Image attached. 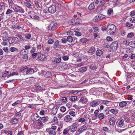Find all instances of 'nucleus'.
I'll return each mask as SVG.
<instances>
[{
  "instance_id": "f257e3e1",
  "label": "nucleus",
  "mask_w": 135,
  "mask_h": 135,
  "mask_svg": "<svg viewBox=\"0 0 135 135\" xmlns=\"http://www.w3.org/2000/svg\"><path fill=\"white\" fill-rule=\"evenodd\" d=\"M106 30L109 31L110 34L112 35L116 31V28L114 25L112 24H109L107 26Z\"/></svg>"
},
{
  "instance_id": "f03ea898",
  "label": "nucleus",
  "mask_w": 135,
  "mask_h": 135,
  "mask_svg": "<svg viewBox=\"0 0 135 135\" xmlns=\"http://www.w3.org/2000/svg\"><path fill=\"white\" fill-rule=\"evenodd\" d=\"M81 22V20L77 18H73L69 21V23L71 25L78 24Z\"/></svg>"
},
{
  "instance_id": "7ed1b4c3",
  "label": "nucleus",
  "mask_w": 135,
  "mask_h": 135,
  "mask_svg": "<svg viewBox=\"0 0 135 135\" xmlns=\"http://www.w3.org/2000/svg\"><path fill=\"white\" fill-rule=\"evenodd\" d=\"M22 70L24 72H26V75L32 74L34 72V71L33 69L32 68H28L26 66H25L23 68H22Z\"/></svg>"
},
{
  "instance_id": "20e7f679",
  "label": "nucleus",
  "mask_w": 135,
  "mask_h": 135,
  "mask_svg": "<svg viewBox=\"0 0 135 135\" xmlns=\"http://www.w3.org/2000/svg\"><path fill=\"white\" fill-rule=\"evenodd\" d=\"M13 9L14 10L15 12L16 13H23L24 12V9L21 7L18 6L16 4L15 5Z\"/></svg>"
},
{
  "instance_id": "39448f33",
  "label": "nucleus",
  "mask_w": 135,
  "mask_h": 135,
  "mask_svg": "<svg viewBox=\"0 0 135 135\" xmlns=\"http://www.w3.org/2000/svg\"><path fill=\"white\" fill-rule=\"evenodd\" d=\"M58 27L57 23L56 22H52L48 27V29L50 30H53L56 29Z\"/></svg>"
},
{
  "instance_id": "423d86ee",
  "label": "nucleus",
  "mask_w": 135,
  "mask_h": 135,
  "mask_svg": "<svg viewBox=\"0 0 135 135\" xmlns=\"http://www.w3.org/2000/svg\"><path fill=\"white\" fill-rule=\"evenodd\" d=\"M102 101V100H93L90 102V106L93 107H95L96 106L99 105L101 103Z\"/></svg>"
},
{
  "instance_id": "0eeeda50",
  "label": "nucleus",
  "mask_w": 135,
  "mask_h": 135,
  "mask_svg": "<svg viewBox=\"0 0 135 135\" xmlns=\"http://www.w3.org/2000/svg\"><path fill=\"white\" fill-rule=\"evenodd\" d=\"M31 118L32 120L34 122L38 121V122L40 121V117L38 116L37 113H35L32 115L31 116Z\"/></svg>"
},
{
  "instance_id": "6e6552de",
  "label": "nucleus",
  "mask_w": 135,
  "mask_h": 135,
  "mask_svg": "<svg viewBox=\"0 0 135 135\" xmlns=\"http://www.w3.org/2000/svg\"><path fill=\"white\" fill-rule=\"evenodd\" d=\"M118 42H112L110 45V48L112 51H115L117 50L118 47Z\"/></svg>"
},
{
  "instance_id": "1a4fd4ad",
  "label": "nucleus",
  "mask_w": 135,
  "mask_h": 135,
  "mask_svg": "<svg viewBox=\"0 0 135 135\" xmlns=\"http://www.w3.org/2000/svg\"><path fill=\"white\" fill-rule=\"evenodd\" d=\"M64 119V121L67 123H70L73 121V117L69 115L66 116Z\"/></svg>"
},
{
  "instance_id": "9d476101",
  "label": "nucleus",
  "mask_w": 135,
  "mask_h": 135,
  "mask_svg": "<svg viewBox=\"0 0 135 135\" xmlns=\"http://www.w3.org/2000/svg\"><path fill=\"white\" fill-rule=\"evenodd\" d=\"M48 118L47 117H43L41 118L40 117V121L39 122L38 125L39 126H42V122L45 123L48 120Z\"/></svg>"
},
{
  "instance_id": "9b49d317",
  "label": "nucleus",
  "mask_w": 135,
  "mask_h": 135,
  "mask_svg": "<svg viewBox=\"0 0 135 135\" xmlns=\"http://www.w3.org/2000/svg\"><path fill=\"white\" fill-rule=\"evenodd\" d=\"M56 7L55 6L52 5L48 8V12L51 13H53L56 11Z\"/></svg>"
},
{
  "instance_id": "f8f14e48",
  "label": "nucleus",
  "mask_w": 135,
  "mask_h": 135,
  "mask_svg": "<svg viewBox=\"0 0 135 135\" xmlns=\"http://www.w3.org/2000/svg\"><path fill=\"white\" fill-rule=\"evenodd\" d=\"M87 129V127L85 125H83L80 127L78 131L80 133H82L85 132Z\"/></svg>"
},
{
  "instance_id": "ddd939ff",
  "label": "nucleus",
  "mask_w": 135,
  "mask_h": 135,
  "mask_svg": "<svg viewBox=\"0 0 135 135\" xmlns=\"http://www.w3.org/2000/svg\"><path fill=\"white\" fill-rule=\"evenodd\" d=\"M26 53V51H24L23 52L22 51L20 52L22 57L24 59V60L25 61L28 58V56Z\"/></svg>"
},
{
  "instance_id": "4468645a",
  "label": "nucleus",
  "mask_w": 135,
  "mask_h": 135,
  "mask_svg": "<svg viewBox=\"0 0 135 135\" xmlns=\"http://www.w3.org/2000/svg\"><path fill=\"white\" fill-rule=\"evenodd\" d=\"M17 39L16 37H12L8 39V41L9 44H11L15 42Z\"/></svg>"
},
{
  "instance_id": "2eb2a0df",
  "label": "nucleus",
  "mask_w": 135,
  "mask_h": 135,
  "mask_svg": "<svg viewBox=\"0 0 135 135\" xmlns=\"http://www.w3.org/2000/svg\"><path fill=\"white\" fill-rule=\"evenodd\" d=\"M79 101L83 103L86 104L88 102L87 99L85 97H81Z\"/></svg>"
},
{
  "instance_id": "dca6fc26",
  "label": "nucleus",
  "mask_w": 135,
  "mask_h": 135,
  "mask_svg": "<svg viewBox=\"0 0 135 135\" xmlns=\"http://www.w3.org/2000/svg\"><path fill=\"white\" fill-rule=\"evenodd\" d=\"M87 115H84L83 118H81L79 119L78 121L79 122H83L85 120L88 121L86 117Z\"/></svg>"
},
{
  "instance_id": "f3484780",
  "label": "nucleus",
  "mask_w": 135,
  "mask_h": 135,
  "mask_svg": "<svg viewBox=\"0 0 135 135\" xmlns=\"http://www.w3.org/2000/svg\"><path fill=\"white\" fill-rule=\"evenodd\" d=\"M109 122L110 125H114L115 124V119L113 117H112L109 119Z\"/></svg>"
},
{
  "instance_id": "a211bd4d",
  "label": "nucleus",
  "mask_w": 135,
  "mask_h": 135,
  "mask_svg": "<svg viewBox=\"0 0 135 135\" xmlns=\"http://www.w3.org/2000/svg\"><path fill=\"white\" fill-rule=\"evenodd\" d=\"M77 127L75 125L72 126L70 130H69L71 132V133L75 131L76 130Z\"/></svg>"
},
{
  "instance_id": "6ab92c4d",
  "label": "nucleus",
  "mask_w": 135,
  "mask_h": 135,
  "mask_svg": "<svg viewBox=\"0 0 135 135\" xmlns=\"http://www.w3.org/2000/svg\"><path fill=\"white\" fill-rule=\"evenodd\" d=\"M19 118H12L11 119V122L13 124H16L18 123Z\"/></svg>"
},
{
  "instance_id": "aec40b11",
  "label": "nucleus",
  "mask_w": 135,
  "mask_h": 135,
  "mask_svg": "<svg viewBox=\"0 0 135 135\" xmlns=\"http://www.w3.org/2000/svg\"><path fill=\"white\" fill-rule=\"evenodd\" d=\"M127 102L126 101H123L120 102L119 104V106L122 108L125 107L127 104Z\"/></svg>"
},
{
  "instance_id": "412c9836",
  "label": "nucleus",
  "mask_w": 135,
  "mask_h": 135,
  "mask_svg": "<svg viewBox=\"0 0 135 135\" xmlns=\"http://www.w3.org/2000/svg\"><path fill=\"white\" fill-rule=\"evenodd\" d=\"M87 68L86 66L81 67L79 69V70L80 72L83 73L85 72L87 70Z\"/></svg>"
},
{
  "instance_id": "4be33fe9",
  "label": "nucleus",
  "mask_w": 135,
  "mask_h": 135,
  "mask_svg": "<svg viewBox=\"0 0 135 135\" xmlns=\"http://www.w3.org/2000/svg\"><path fill=\"white\" fill-rule=\"evenodd\" d=\"M90 68L92 70H94L97 69V66L94 64H92L90 66Z\"/></svg>"
},
{
  "instance_id": "5701e85b",
  "label": "nucleus",
  "mask_w": 135,
  "mask_h": 135,
  "mask_svg": "<svg viewBox=\"0 0 135 135\" xmlns=\"http://www.w3.org/2000/svg\"><path fill=\"white\" fill-rule=\"evenodd\" d=\"M103 51L100 50H98L96 52V54L98 56H101L103 54Z\"/></svg>"
},
{
  "instance_id": "b1692460",
  "label": "nucleus",
  "mask_w": 135,
  "mask_h": 135,
  "mask_svg": "<svg viewBox=\"0 0 135 135\" xmlns=\"http://www.w3.org/2000/svg\"><path fill=\"white\" fill-rule=\"evenodd\" d=\"M110 112L114 114H117L118 112V110L115 109H112L110 110Z\"/></svg>"
},
{
  "instance_id": "393cba45",
  "label": "nucleus",
  "mask_w": 135,
  "mask_h": 135,
  "mask_svg": "<svg viewBox=\"0 0 135 135\" xmlns=\"http://www.w3.org/2000/svg\"><path fill=\"white\" fill-rule=\"evenodd\" d=\"M61 57L59 58H55L53 62L55 63H59L61 61Z\"/></svg>"
},
{
  "instance_id": "a878e982",
  "label": "nucleus",
  "mask_w": 135,
  "mask_h": 135,
  "mask_svg": "<svg viewBox=\"0 0 135 135\" xmlns=\"http://www.w3.org/2000/svg\"><path fill=\"white\" fill-rule=\"evenodd\" d=\"M124 120L123 119H122L119 121V123L117 124L118 127H122L123 125Z\"/></svg>"
},
{
  "instance_id": "bb28decb",
  "label": "nucleus",
  "mask_w": 135,
  "mask_h": 135,
  "mask_svg": "<svg viewBox=\"0 0 135 135\" xmlns=\"http://www.w3.org/2000/svg\"><path fill=\"white\" fill-rule=\"evenodd\" d=\"M95 51V47L93 46H92L90 48L89 51H88V53L93 52H94Z\"/></svg>"
},
{
  "instance_id": "cd10ccee",
  "label": "nucleus",
  "mask_w": 135,
  "mask_h": 135,
  "mask_svg": "<svg viewBox=\"0 0 135 135\" xmlns=\"http://www.w3.org/2000/svg\"><path fill=\"white\" fill-rule=\"evenodd\" d=\"M97 16L98 17V18H99V20H102L105 17V16L101 14H99Z\"/></svg>"
},
{
  "instance_id": "c85d7f7f",
  "label": "nucleus",
  "mask_w": 135,
  "mask_h": 135,
  "mask_svg": "<svg viewBox=\"0 0 135 135\" xmlns=\"http://www.w3.org/2000/svg\"><path fill=\"white\" fill-rule=\"evenodd\" d=\"M20 39L21 42H24L26 41V39L24 38L21 35L17 36Z\"/></svg>"
},
{
  "instance_id": "c756f323",
  "label": "nucleus",
  "mask_w": 135,
  "mask_h": 135,
  "mask_svg": "<svg viewBox=\"0 0 135 135\" xmlns=\"http://www.w3.org/2000/svg\"><path fill=\"white\" fill-rule=\"evenodd\" d=\"M38 59L41 60H43L45 58V56L41 54L38 55Z\"/></svg>"
},
{
  "instance_id": "7c9ffc66",
  "label": "nucleus",
  "mask_w": 135,
  "mask_h": 135,
  "mask_svg": "<svg viewBox=\"0 0 135 135\" xmlns=\"http://www.w3.org/2000/svg\"><path fill=\"white\" fill-rule=\"evenodd\" d=\"M49 133L50 135H55L56 134L55 131L51 129H50L49 131Z\"/></svg>"
},
{
  "instance_id": "2f4dec72",
  "label": "nucleus",
  "mask_w": 135,
  "mask_h": 135,
  "mask_svg": "<svg viewBox=\"0 0 135 135\" xmlns=\"http://www.w3.org/2000/svg\"><path fill=\"white\" fill-rule=\"evenodd\" d=\"M129 44L131 47L135 48V41H131L129 42Z\"/></svg>"
},
{
  "instance_id": "473e14b6",
  "label": "nucleus",
  "mask_w": 135,
  "mask_h": 135,
  "mask_svg": "<svg viewBox=\"0 0 135 135\" xmlns=\"http://www.w3.org/2000/svg\"><path fill=\"white\" fill-rule=\"evenodd\" d=\"M94 6L93 3H91L88 7V9L89 10H91L94 8Z\"/></svg>"
},
{
  "instance_id": "72a5a7b5",
  "label": "nucleus",
  "mask_w": 135,
  "mask_h": 135,
  "mask_svg": "<svg viewBox=\"0 0 135 135\" xmlns=\"http://www.w3.org/2000/svg\"><path fill=\"white\" fill-rule=\"evenodd\" d=\"M67 41L69 42H72L73 40V38L71 36H68L67 38Z\"/></svg>"
},
{
  "instance_id": "f704fd0d",
  "label": "nucleus",
  "mask_w": 135,
  "mask_h": 135,
  "mask_svg": "<svg viewBox=\"0 0 135 135\" xmlns=\"http://www.w3.org/2000/svg\"><path fill=\"white\" fill-rule=\"evenodd\" d=\"M134 35V34L132 32L129 33L127 36L128 38H131L133 37Z\"/></svg>"
},
{
  "instance_id": "c9c22d12",
  "label": "nucleus",
  "mask_w": 135,
  "mask_h": 135,
  "mask_svg": "<svg viewBox=\"0 0 135 135\" xmlns=\"http://www.w3.org/2000/svg\"><path fill=\"white\" fill-rule=\"evenodd\" d=\"M35 86V88L36 90L39 91H43L44 90L42 88V87L40 86Z\"/></svg>"
},
{
  "instance_id": "e433bc0d",
  "label": "nucleus",
  "mask_w": 135,
  "mask_h": 135,
  "mask_svg": "<svg viewBox=\"0 0 135 135\" xmlns=\"http://www.w3.org/2000/svg\"><path fill=\"white\" fill-rule=\"evenodd\" d=\"M102 104H104L105 105L107 106L108 105V104L110 102L108 101L105 100V101H102Z\"/></svg>"
},
{
  "instance_id": "4c0bfd02",
  "label": "nucleus",
  "mask_w": 135,
  "mask_h": 135,
  "mask_svg": "<svg viewBox=\"0 0 135 135\" xmlns=\"http://www.w3.org/2000/svg\"><path fill=\"white\" fill-rule=\"evenodd\" d=\"M24 4L28 8H31V5L29 3L24 2Z\"/></svg>"
},
{
  "instance_id": "58836bf2",
  "label": "nucleus",
  "mask_w": 135,
  "mask_h": 135,
  "mask_svg": "<svg viewBox=\"0 0 135 135\" xmlns=\"http://www.w3.org/2000/svg\"><path fill=\"white\" fill-rule=\"evenodd\" d=\"M98 117L99 119L101 120L104 118V115L103 113H100L98 115Z\"/></svg>"
},
{
  "instance_id": "ea45409f",
  "label": "nucleus",
  "mask_w": 135,
  "mask_h": 135,
  "mask_svg": "<svg viewBox=\"0 0 135 135\" xmlns=\"http://www.w3.org/2000/svg\"><path fill=\"white\" fill-rule=\"evenodd\" d=\"M25 38L28 39H29L31 37V35L30 33H26L25 35Z\"/></svg>"
},
{
  "instance_id": "a19ab883",
  "label": "nucleus",
  "mask_w": 135,
  "mask_h": 135,
  "mask_svg": "<svg viewBox=\"0 0 135 135\" xmlns=\"http://www.w3.org/2000/svg\"><path fill=\"white\" fill-rule=\"evenodd\" d=\"M77 99V97L76 96H72L70 98L71 101H74L76 100Z\"/></svg>"
},
{
  "instance_id": "79ce46f5",
  "label": "nucleus",
  "mask_w": 135,
  "mask_h": 135,
  "mask_svg": "<svg viewBox=\"0 0 135 135\" xmlns=\"http://www.w3.org/2000/svg\"><path fill=\"white\" fill-rule=\"evenodd\" d=\"M69 131V130L68 128L65 129L63 132V134L65 135L67 134Z\"/></svg>"
},
{
  "instance_id": "37998d69",
  "label": "nucleus",
  "mask_w": 135,
  "mask_h": 135,
  "mask_svg": "<svg viewBox=\"0 0 135 135\" xmlns=\"http://www.w3.org/2000/svg\"><path fill=\"white\" fill-rule=\"evenodd\" d=\"M54 45L57 48V47H59L60 46L59 45V41L58 40L56 41L54 43Z\"/></svg>"
},
{
  "instance_id": "c03bdc74",
  "label": "nucleus",
  "mask_w": 135,
  "mask_h": 135,
  "mask_svg": "<svg viewBox=\"0 0 135 135\" xmlns=\"http://www.w3.org/2000/svg\"><path fill=\"white\" fill-rule=\"evenodd\" d=\"M60 110L62 112H64L66 111V108L64 107H60Z\"/></svg>"
},
{
  "instance_id": "a18cd8bd",
  "label": "nucleus",
  "mask_w": 135,
  "mask_h": 135,
  "mask_svg": "<svg viewBox=\"0 0 135 135\" xmlns=\"http://www.w3.org/2000/svg\"><path fill=\"white\" fill-rule=\"evenodd\" d=\"M10 50L12 52H14L16 51H17L18 49L15 47H11L10 48Z\"/></svg>"
},
{
  "instance_id": "49530a36",
  "label": "nucleus",
  "mask_w": 135,
  "mask_h": 135,
  "mask_svg": "<svg viewBox=\"0 0 135 135\" xmlns=\"http://www.w3.org/2000/svg\"><path fill=\"white\" fill-rule=\"evenodd\" d=\"M12 12H13V11L12 10L8 9L6 11V14L7 15H8L11 13Z\"/></svg>"
},
{
  "instance_id": "de8ad7c7",
  "label": "nucleus",
  "mask_w": 135,
  "mask_h": 135,
  "mask_svg": "<svg viewBox=\"0 0 135 135\" xmlns=\"http://www.w3.org/2000/svg\"><path fill=\"white\" fill-rule=\"evenodd\" d=\"M17 75L18 74L16 72H14L11 73L9 74V75H8V77H9L11 76H13L14 75Z\"/></svg>"
},
{
  "instance_id": "09e8293b",
  "label": "nucleus",
  "mask_w": 135,
  "mask_h": 135,
  "mask_svg": "<svg viewBox=\"0 0 135 135\" xmlns=\"http://www.w3.org/2000/svg\"><path fill=\"white\" fill-rule=\"evenodd\" d=\"M51 75V73L49 71H47V73H46V75L45 77L46 78H48L49 77H50Z\"/></svg>"
},
{
  "instance_id": "8fccbe9b",
  "label": "nucleus",
  "mask_w": 135,
  "mask_h": 135,
  "mask_svg": "<svg viewBox=\"0 0 135 135\" xmlns=\"http://www.w3.org/2000/svg\"><path fill=\"white\" fill-rule=\"evenodd\" d=\"M20 101L18 100H17L14 103L12 104V105L13 106H15L17 105L18 104H20Z\"/></svg>"
},
{
  "instance_id": "3c124183",
  "label": "nucleus",
  "mask_w": 135,
  "mask_h": 135,
  "mask_svg": "<svg viewBox=\"0 0 135 135\" xmlns=\"http://www.w3.org/2000/svg\"><path fill=\"white\" fill-rule=\"evenodd\" d=\"M46 73L47 71H42L41 75L42 76H44L45 77Z\"/></svg>"
},
{
  "instance_id": "603ef678",
  "label": "nucleus",
  "mask_w": 135,
  "mask_h": 135,
  "mask_svg": "<svg viewBox=\"0 0 135 135\" xmlns=\"http://www.w3.org/2000/svg\"><path fill=\"white\" fill-rule=\"evenodd\" d=\"M8 71H6L2 74V76L3 77H5L8 75Z\"/></svg>"
},
{
  "instance_id": "864d4df0",
  "label": "nucleus",
  "mask_w": 135,
  "mask_h": 135,
  "mask_svg": "<svg viewBox=\"0 0 135 135\" xmlns=\"http://www.w3.org/2000/svg\"><path fill=\"white\" fill-rule=\"evenodd\" d=\"M15 115L17 117H20L21 115V113L20 112H16L15 113Z\"/></svg>"
},
{
  "instance_id": "5fc2aeb1",
  "label": "nucleus",
  "mask_w": 135,
  "mask_h": 135,
  "mask_svg": "<svg viewBox=\"0 0 135 135\" xmlns=\"http://www.w3.org/2000/svg\"><path fill=\"white\" fill-rule=\"evenodd\" d=\"M63 60H68L69 59V57L67 56H64L62 57Z\"/></svg>"
},
{
  "instance_id": "6e6d98bb",
  "label": "nucleus",
  "mask_w": 135,
  "mask_h": 135,
  "mask_svg": "<svg viewBox=\"0 0 135 135\" xmlns=\"http://www.w3.org/2000/svg\"><path fill=\"white\" fill-rule=\"evenodd\" d=\"M69 114L73 117H74L75 115V112L73 111H71L69 112Z\"/></svg>"
},
{
  "instance_id": "4d7b16f0",
  "label": "nucleus",
  "mask_w": 135,
  "mask_h": 135,
  "mask_svg": "<svg viewBox=\"0 0 135 135\" xmlns=\"http://www.w3.org/2000/svg\"><path fill=\"white\" fill-rule=\"evenodd\" d=\"M130 21L132 23H135V18L132 17L130 19Z\"/></svg>"
},
{
  "instance_id": "13d9d810",
  "label": "nucleus",
  "mask_w": 135,
  "mask_h": 135,
  "mask_svg": "<svg viewBox=\"0 0 135 135\" xmlns=\"http://www.w3.org/2000/svg\"><path fill=\"white\" fill-rule=\"evenodd\" d=\"M31 48V46L29 44L25 45V48L26 50H28Z\"/></svg>"
},
{
  "instance_id": "bf43d9fd",
  "label": "nucleus",
  "mask_w": 135,
  "mask_h": 135,
  "mask_svg": "<svg viewBox=\"0 0 135 135\" xmlns=\"http://www.w3.org/2000/svg\"><path fill=\"white\" fill-rule=\"evenodd\" d=\"M93 20L95 22H97L100 20H99V18H98V17L97 16L93 19Z\"/></svg>"
},
{
  "instance_id": "052dcab7",
  "label": "nucleus",
  "mask_w": 135,
  "mask_h": 135,
  "mask_svg": "<svg viewBox=\"0 0 135 135\" xmlns=\"http://www.w3.org/2000/svg\"><path fill=\"white\" fill-rule=\"evenodd\" d=\"M94 30V31L96 32H97L99 31V29L98 27H94L93 28Z\"/></svg>"
},
{
  "instance_id": "680f3d73",
  "label": "nucleus",
  "mask_w": 135,
  "mask_h": 135,
  "mask_svg": "<svg viewBox=\"0 0 135 135\" xmlns=\"http://www.w3.org/2000/svg\"><path fill=\"white\" fill-rule=\"evenodd\" d=\"M99 113V112L98 110H95L94 112L95 115L96 117L98 116V114Z\"/></svg>"
},
{
  "instance_id": "e2e57ef3",
  "label": "nucleus",
  "mask_w": 135,
  "mask_h": 135,
  "mask_svg": "<svg viewBox=\"0 0 135 135\" xmlns=\"http://www.w3.org/2000/svg\"><path fill=\"white\" fill-rule=\"evenodd\" d=\"M106 39L108 41H111L113 40V39L109 36H107L106 38Z\"/></svg>"
},
{
  "instance_id": "0e129e2a",
  "label": "nucleus",
  "mask_w": 135,
  "mask_h": 135,
  "mask_svg": "<svg viewBox=\"0 0 135 135\" xmlns=\"http://www.w3.org/2000/svg\"><path fill=\"white\" fill-rule=\"evenodd\" d=\"M80 41L83 42H87V39L86 38H81Z\"/></svg>"
},
{
  "instance_id": "69168bd1",
  "label": "nucleus",
  "mask_w": 135,
  "mask_h": 135,
  "mask_svg": "<svg viewBox=\"0 0 135 135\" xmlns=\"http://www.w3.org/2000/svg\"><path fill=\"white\" fill-rule=\"evenodd\" d=\"M4 51L6 52H8V47H4L3 48Z\"/></svg>"
},
{
  "instance_id": "338daca9",
  "label": "nucleus",
  "mask_w": 135,
  "mask_h": 135,
  "mask_svg": "<svg viewBox=\"0 0 135 135\" xmlns=\"http://www.w3.org/2000/svg\"><path fill=\"white\" fill-rule=\"evenodd\" d=\"M113 12V10H112L110 9H109L108 11V15H111Z\"/></svg>"
},
{
  "instance_id": "774afa93",
  "label": "nucleus",
  "mask_w": 135,
  "mask_h": 135,
  "mask_svg": "<svg viewBox=\"0 0 135 135\" xmlns=\"http://www.w3.org/2000/svg\"><path fill=\"white\" fill-rule=\"evenodd\" d=\"M135 15V11H133L130 13V15L131 16H132Z\"/></svg>"
}]
</instances>
